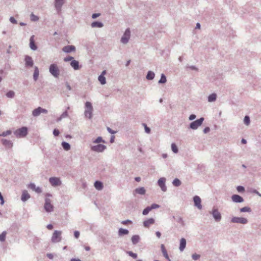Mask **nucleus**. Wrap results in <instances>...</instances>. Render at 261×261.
<instances>
[{
    "label": "nucleus",
    "instance_id": "obj_20",
    "mask_svg": "<svg viewBox=\"0 0 261 261\" xmlns=\"http://www.w3.org/2000/svg\"><path fill=\"white\" fill-rule=\"evenodd\" d=\"M34 36L33 35L30 37V47L33 50H36L37 49V47L34 41Z\"/></svg>",
    "mask_w": 261,
    "mask_h": 261
},
{
    "label": "nucleus",
    "instance_id": "obj_42",
    "mask_svg": "<svg viewBox=\"0 0 261 261\" xmlns=\"http://www.w3.org/2000/svg\"><path fill=\"white\" fill-rule=\"evenodd\" d=\"M6 96L8 98H12L15 96V92L13 91L10 90L6 93Z\"/></svg>",
    "mask_w": 261,
    "mask_h": 261
},
{
    "label": "nucleus",
    "instance_id": "obj_17",
    "mask_svg": "<svg viewBox=\"0 0 261 261\" xmlns=\"http://www.w3.org/2000/svg\"><path fill=\"white\" fill-rule=\"evenodd\" d=\"M63 51L66 53H70L75 50V47L74 45H66L62 48Z\"/></svg>",
    "mask_w": 261,
    "mask_h": 261
},
{
    "label": "nucleus",
    "instance_id": "obj_50",
    "mask_svg": "<svg viewBox=\"0 0 261 261\" xmlns=\"http://www.w3.org/2000/svg\"><path fill=\"white\" fill-rule=\"evenodd\" d=\"M200 257V255L197 254H193L192 255V258L193 260H197Z\"/></svg>",
    "mask_w": 261,
    "mask_h": 261
},
{
    "label": "nucleus",
    "instance_id": "obj_56",
    "mask_svg": "<svg viewBox=\"0 0 261 261\" xmlns=\"http://www.w3.org/2000/svg\"><path fill=\"white\" fill-rule=\"evenodd\" d=\"M9 20L12 23H13V24L17 23V21L13 17H10Z\"/></svg>",
    "mask_w": 261,
    "mask_h": 261
},
{
    "label": "nucleus",
    "instance_id": "obj_57",
    "mask_svg": "<svg viewBox=\"0 0 261 261\" xmlns=\"http://www.w3.org/2000/svg\"><path fill=\"white\" fill-rule=\"evenodd\" d=\"M28 187H29V188H30L31 189H32V190H33V191H34V190H35V188H36V185H35V184H34V183H31V184L29 185Z\"/></svg>",
    "mask_w": 261,
    "mask_h": 261
},
{
    "label": "nucleus",
    "instance_id": "obj_23",
    "mask_svg": "<svg viewBox=\"0 0 261 261\" xmlns=\"http://www.w3.org/2000/svg\"><path fill=\"white\" fill-rule=\"evenodd\" d=\"M161 251H162V252L163 254V256L167 259L168 260V261H171L169 257V256L168 255V253H167V251L165 247V246L164 244H162L161 246Z\"/></svg>",
    "mask_w": 261,
    "mask_h": 261
},
{
    "label": "nucleus",
    "instance_id": "obj_6",
    "mask_svg": "<svg viewBox=\"0 0 261 261\" xmlns=\"http://www.w3.org/2000/svg\"><path fill=\"white\" fill-rule=\"evenodd\" d=\"M130 37V31L129 28L125 30L123 36L121 38V42L124 44H127Z\"/></svg>",
    "mask_w": 261,
    "mask_h": 261
},
{
    "label": "nucleus",
    "instance_id": "obj_19",
    "mask_svg": "<svg viewBox=\"0 0 261 261\" xmlns=\"http://www.w3.org/2000/svg\"><path fill=\"white\" fill-rule=\"evenodd\" d=\"M30 195L28 193V191L26 190H24L22 191V193L21 195V200L23 202H25L29 199L30 198Z\"/></svg>",
    "mask_w": 261,
    "mask_h": 261
},
{
    "label": "nucleus",
    "instance_id": "obj_30",
    "mask_svg": "<svg viewBox=\"0 0 261 261\" xmlns=\"http://www.w3.org/2000/svg\"><path fill=\"white\" fill-rule=\"evenodd\" d=\"M39 74V70L37 67H35L34 72L33 74V79L35 81H36L38 80V76Z\"/></svg>",
    "mask_w": 261,
    "mask_h": 261
},
{
    "label": "nucleus",
    "instance_id": "obj_16",
    "mask_svg": "<svg viewBox=\"0 0 261 261\" xmlns=\"http://www.w3.org/2000/svg\"><path fill=\"white\" fill-rule=\"evenodd\" d=\"M232 200L236 203H241L244 201V199L241 196L234 194L231 196Z\"/></svg>",
    "mask_w": 261,
    "mask_h": 261
},
{
    "label": "nucleus",
    "instance_id": "obj_28",
    "mask_svg": "<svg viewBox=\"0 0 261 261\" xmlns=\"http://www.w3.org/2000/svg\"><path fill=\"white\" fill-rule=\"evenodd\" d=\"M94 185L95 188L98 190H102L103 187L102 182L98 180L95 181Z\"/></svg>",
    "mask_w": 261,
    "mask_h": 261
},
{
    "label": "nucleus",
    "instance_id": "obj_4",
    "mask_svg": "<svg viewBox=\"0 0 261 261\" xmlns=\"http://www.w3.org/2000/svg\"><path fill=\"white\" fill-rule=\"evenodd\" d=\"M62 231L55 230L51 237V241L54 243L60 242L62 240Z\"/></svg>",
    "mask_w": 261,
    "mask_h": 261
},
{
    "label": "nucleus",
    "instance_id": "obj_8",
    "mask_svg": "<svg viewBox=\"0 0 261 261\" xmlns=\"http://www.w3.org/2000/svg\"><path fill=\"white\" fill-rule=\"evenodd\" d=\"M231 222L233 223H238L242 224H246L248 221L247 219L243 217H233L231 219Z\"/></svg>",
    "mask_w": 261,
    "mask_h": 261
},
{
    "label": "nucleus",
    "instance_id": "obj_10",
    "mask_svg": "<svg viewBox=\"0 0 261 261\" xmlns=\"http://www.w3.org/2000/svg\"><path fill=\"white\" fill-rule=\"evenodd\" d=\"M210 213L212 215L214 219L216 222H219L222 218L221 213L219 212L218 208H213Z\"/></svg>",
    "mask_w": 261,
    "mask_h": 261
},
{
    "label": "nucleus",
    "instance_id": "obj_45",
    "mask_svg": "<svg viewBox=\"0 0 261 261\" xmlns=\"http://www.w3.org/2000/svg\"><path fill=\"white\" fill-rule=\"evenodd\" d=\"M127 253L131 257H132L133 258L136 259L137 258V254L133 252L132 251H127Z\"/></svg>",
    "mask_w": 261,
    "mask_h": 261
},
{
    "label": "nucleus",
    "instance_id": "obj_61",
    "mask_svg": "<svg viewBox=\"0 0 261 261\" xmlns=\"http://www.w3.org/2000/svg\"><path fill=\"white\" fill-rule=\"evenodd\" d=\"M74 236L76 239H78L80 236V232L79 231H74Z\"/></svg>",
    "mask_w": 261,
    "mask_h": 261
},
{
    "label": "nucleus",
    "instance_id": "obj_24",
    "mask_svg": "<svg viewBox=\"0 0 261 261\" xmlns=\"http://www.w3.org/2000/svg\"><path fill=\"white\" fill-rule=\"evenodd\" d=\"M154 220L153 218H149L143 222V225L146 227H148L151 224H154Z\"/></svg>",
    "mask_w": 261,
    "mask_h": 261
},
{
    "label": "nucleus",
    "instance_id": "obj_27",
    "mask_svg": "<svg viewBox=\"0 0 261 261\" xmlns=\"http://www.w3.org/2000/svg\"><path fill=\"white\" fill-rule=\"evenodd\" d=\"M129 231L127 229L120 228L118 230V234L119 237L128 234Z\"/></svg>",
    "mask_w": 261,
    "mask_h": 261
},
{
    "label": "nucleus",
    "instance_id": "obj_51",
    "mask_svg": "<svg viewBox=\"0 0 261 261\" xmlns=\"http://www.w3.org/2000/svg\"><path fill=\"white\" fill-rule=\"evenodd\" d=\"M143 125H144V128H145V131L146 133L147 134H150V132H151V130H150V128L149 127H148L146 124L145 123H143Z\"/></svg>",
    "mask_w": 261,
    "mask_h": 261
},
{
    "label": "nucleus",
    "instance_id": "obj_44",
    "mask_svg": "<svg viewBox=\"0 0 261 261\" xmlns=\"http://www.w3.org/2000/svg\"><path fill=\"white\" fill-rule=\"evenodd\" d=\"M151 210L150 207L147 206L143 211L142 214L143 215H147Z\"/></svg>",
    "mask_w": 261,
    "mask_h": 261
},
{
    "label": "nucleus",
    "instance_id": "obj_2",
    "mask_svg": "<svg viewBox=\"0 0 261 261\" xmlns=\"http://www.w3.org/2000/svg\"><path fill=\"white\" fill-rule=\"evenodd\" d=\"M50 73L55 78L59 77L60 75V70L57 64H51L49 67Z\"/></svg>",
    "mask_w": 261,
    "mask_h": 261
},
{
    "label": "nucleus",
    "instance_id": "obj_32",
    "mask_svg": "<svg viewBox=\"0 0 261 261\" xmlns=\"http://www.w3.org/2000/svg\"><path fill=\"white\" fill-rule=\"evenodd\" d=\"M135 192L140 195H144L145 193V189L143 187H139L135 189Z\"/></svg>",
    "mask_w": 261,
    "mask_h": 261
},
{
    "label": "nucleus",
    "instance_id": "obj_5",
    "mask_svg": "<svg viewBox=\"0 0 261 261\" xmlns=\"http://www.w3.org/2000/svg\"><path fill=\"white\" fill-rule=\"evenodd\" d=\"M204 119L203 117L197 119L195 121L192 122L189 125V128L195 130L197 129L202 124Z\"/></svg>",
    "mask_w": 261,
    "mask_h": 261
},
{
    "label": "nucleus",
    "instance_id": "obj_31",
    "mask_svg": "<svg viewBox=\"0 0 261 261\" xmlns=\"http://www.w3.org/2000/svg\"><path fill=\"white\" fill-rule=\"evenodd\" d=\"M155 74L153 71H149L146 76V78L148 80H152L154 78Z\"/></svg>",
    "mask_w": 261,
    "mask_h": 261
},
{
    "label": "nucleus",
    "instance_id": "obj_49",
    "mask_svg": "<svg viewBox=\"0 0 261 261\" xmlns=\"http://www.w3.org/2000/svg\"><path fill=\"white\" fill-rule=\"evenodd\" d=\"M31 20L33 21H36L38 20L39 18L38 16L35 15L33 13H32L30 16Z\"/></svg>",
    "mask_w": 261,
    "mask_h": 261
},
{
    "label": "nucleus",
    "instance_id": "obj_54",
    "mask_svg": "<svg viewBox=\"0 0 261 261\" xmlns=\"http://www.w3.org/2000/svg\"><path fill=\"white\" fill-rule=\"evenodd\" d=\"M160 205L159 204H155V203H153L152 204H151V205L150 207V208H151V210H153V209H155V208H159L160 207Z\"/></svg>",
    "mask_w": 261,
    "mask_h": 261
},
{
    "label": "nucleus",
    "instance_id": "obj_9",
    "mask_svg": "<svg viewBox=\"0 0 261 261\" xmlns=\"http://www.w3.org/2000/svg\"><path fill=\"white\" fill-rule=\"evenodd\" d=\"M44 208L45 211L48 213L52 212L54 211V206L51 204V200L47 197L45 199Z\"/></svg>",
    "mask_w": 261,
    "mask_h": 261
},
{
    "label": "nucleus",
    "instance_id": "obj_33",
    "mask_svg": "<svg viewBox=\"0 0 261 261\" xmlns=\"http://www.w3.org/2000/svg\"><path fill=\"white\" fill-rule=\"evenodd\" d=\"M132 242L134 245L137 244L140 240V237L138 235H134L132 237Z\"/></svg>",
    "mask_w": 261,
    "mask_h": 261
},
{
    "label": "nucleus",
    "instance_id": "obj_43",
    "mask_svg": "<svg viewBox=\"0 0 261 261\" xmlns=\"http://www.w3.org/2000/svg\"><path fill=\"white\" fill-rule=\"evenodd\" d=\"M171 149H172V151L175 153H177L178 151V148L175 143H172Z\"/></svg>",
    "mask_w": 261,
    "mask_h": 261
},
{
    "label": "nucleus",
    "instance_id": "obj_47",
    "mask_svg": "<svg viewBox=\"0 0 261 261\" xmlns=\"http://www.w3.org/2000/svg\"><path fill=\"white\" fill-rule=\"evenodd\" d=\"M244 122L247 125L250 124V117L248 116H245L244 119Z\"/></svg>",
    "mask_w": 261,
    "mask_h": 261
},
{
    "label": "nucleus",
    "instance_id": "obj_55",
    "mask_svg": "<svg viewBox=\"0 0 261 261\" xmlns=\"http://www.w3.org/2000/svg\"><path fill=\"white\" fill-rule=\"evenodd\" d=\"M61 118H63L67 117L68 116V114L67 110H66L65 112H64L61 114Z\"/></svg>",
    "mask_w": 261,
    "mask_h": 261
},
{
    "label": "nucleus",
    "instance_id": "obj_39",
    "mask_svg": "<svg viewBox=\"0 0 261 261\" xmlns=\"http://www.w3.org/2000/svg\"><path fill=\"white\" fill-rule=\"evenodd\" d=\"M240 212H242V213H245V212H251V209L250 207H248V206H245V207H243L241 208H240Z\"/></svg>",
    "mask_w": 261,
    "mask_h": 261
},
{
    "label": "nucleus",
    "instance_id": "obj_14",
    "mask_svg": "<svg viewBox=\"0 0 261 261\" xmlns=\"http://www.w3.org/2000/svg\"><path fill=\"white\" fill-rule=\"evenodd\" d=\"M24 61H25V66L26 67H33L34 65V61L32 58L29 56H25L24 58Z\"/></svg>",
    "mask_w": 261,
    "mask_h": 261
},
{
    "label": "nucleus",
    "instance_id": "obj_21",
    "mask_svg": "<svg viewBox=\"0 0 261 261\" xmlns=\"http://www.w3.org/2000/svg\"><path fill=\"white\" fill-rule=\"evenodd\" d=\"M70 66L75 70L79 69L80 68L79 61L75 60H73L71 61Z\"/></svg>",
    "mask_w": 261,
    "mask_h": 261
},
{
    "label": "nucleus",
    "instance_id": "obj_12",
    "mask_svg": "<svg viewBox=\"0 0 261 261\" xmlns=\"http://www.w3.org/2000/svg\"><path fill=\"white\" fill-rule=\"evenodd\" d=\"M64 3V0H55V7L58 13L61 11L62 7Z\"/></svg>",
    "mask_w": 261,
    "mask_h": 261
},
{
    "label": "nucleus",
    "instance_id": "obj_36",
    "mask_svg": "<svg viewBox=\"0 0 261 261\" xmlns=\"http://www.w3.org/2000/svg\"><path fill=\"white\" fill-rule=\"evenodd\" d=\"M167 82V79L165 75L163 73L161 74V79L159 81L158 83L159 84H164Z\"/></svg>",
    "mask_w": 261,
    "mask_h": 261
},
{
    "label": "nucleus",
    "instance_id": "obj_58",
    "mask_svg": "<svg viewBox=\"0 0 261 261\" xmlns=\"http://www.w3.org/2000/svg\"><path fill=\"white\" fill-rule=\"evenodd\" d=\"M59 134H60V132L58 129L55 128L54 129L53 134L55 136H59Z\"/></svg>",
    "mask_w": 261,
    "mask_h": 261
},
{
    "label": "nucleus",
    "instance_id": "obj_7",
    "mask_svg": "<svg viewBox=\"0 0 261 261\" xmlns=\"http://www.w3.org/2000/svg\"><path fill=\"white\" fill-rule=\"evenodd\" d=\"M106 148L107 146L103 144H97L90 146L91 150L96 152H102Z\"/></svg>",
    "mask_w": 261,
    "mask_h": 261
},
{
    "label": "nucleus",
    "instance_id": "obj_64",
    "mask_svg": "<svg viewBox=\"0 0 261 261\" xmlns=\"http://www.w3.org/2000/svg\"><path fill=\"white\" fill-rule=\"evenodd\" d=\"M210 131V128L209 127H206L204 128L203 132L204 134H207Z\"/></svg>",
    "mask_w": 261,
    "mask_h": 261
},
{
    "label": "nucleus",
    "instance_id": "obj_41",
    "mask_svg": "<svg viewBox=\"0 0 261 261\" xmlns=\"http://www.w3.org/2000/svg\"><path fill=\"white\" fill-rule=\"evenodd\" d=\"M93 143L97 144L100 142L105 143V141L103 140L101 137H98L96 139L93 141L92 142Z\"/></svg>",
    "mask_w": 261,
    "mask_h": 261
},
{
    "label": "nucleus",
    "instance_id": "obj_26",
    "mask_svg": "<svg viewBox=\"0 0 261 261\" xmlns=\"http://www.w3.org/2000/svg\"><path fill=\"white\" fill-rule=\"evenodd\" d=\"M217 94L215 93H212L209 95L207 97V100L210 102H214L217 99Z\"/></svg>",
    "mask_w": 261,
    "mask_h": 261
},
{
    "label": "nucleus",
    "instance_id": "obj_34",
    "mask_svg": "<svg viewBox=\"0 0 261 261\" xmlns=\"http://www.w3.org/2000/svg\"><path fill=\"white\" fill-rule=\"evenodd\" d=\"M61 145L64 149L66 151H68L70 149V145L67 142H62Z\"/></svg>",
    "mask_w": 261,
    "mask_h": 261
},
{
    "label": "nucleus",
    "instance_id": "obj_59",
    "mask_svg": "<svg viewBox=\"0 0 261 261\" xmlns=\"http://www.w3.org/2000/svg\"><path fill=\"white\" fill-rule=\"evenodd\" d=\"M132 221L130 220H124L121 222V223L124 225H126L128 223H132Z\"/></svg>",
    "mask_w": 261,
    "mask_h": 261
},
{
    "label": "nucleus",
    "instance_id": "obj_46",
    "mask_svg": "<svg viewBox=\"0 0 261 261\" xmlns=\"http://www.w3.org/2000/svg\"><path fill=\"white\" fill-rule=\"evenodd\" d=\"M186 68H189L191 70H195L196 71H198V68L194 65H187L186 66Z\"/></svg>",
    "mask_w": 261,
    "mask_h": 261
},
{
    "label": "nucleus",
    "instance_id": "obj_63",
    "mask_svg": "<svg viewBox=\"0 0 261 261\" xmlns=\"http://www.w3.org/2000/svg\"><path fill=\"white\" fill-rule=\"evenodd\" d=\"M100 15V13H93L92 15V18L93 19H95L97 17H99Z\"/></svg>",
    "mask_w": 261,
    "mask_h": 261
},
{
    "label": "nucleus",
    "instance_id": "obj_60",
    "mask_svg": "<svg viewBox=\"0 0 261 261\" xmlns=\"http://www.w3.org/2000/svg\"><path fill=\"white\" fill-rule=\"evenodd\" d=\"M34 191L37 193H41L42 192V189L39 187H36Z\"/></svg>",
    "mask_w": 261,
    "mask_h": 261
},
{
    "label": "nucleus",
    "instance_id": "obj_62",
    "mask_svg": "<svg viewBox=\"0 0 261 261\" xmlns=\"http://www.w3.org/2000/svg\"><path fill=\"white\" fill-rule=\"evenodd\" d=\"M196 117V116L195 114H191L190 115L189 117V120H193Z\"/></svg>",
    "mask_w": 261,
    "mask_h": 261
},
{
    "label": "nucleus",
    "instance_id": "obj_53",
    "mask_svg": "<svg viewBox=\"0 0 261 261\" xmlns=\"http://www.w3.org/2000/svg\"><path fill=\"white\" fill-rule=\"evenodd\" d=\"M74 60V58L72 56H68L64 59V61L65 62H68L69 61H72Z\"/></svg>",
    "mask_w": 261,
    "mask_h": 261
},
{
    "label": "nucleus",
    "instance_id": "obj_22",
    "mask_svg": "<svg viewBox=\"0 0 261 261\" xmlns=\"http://www.w3.org/2000/svg\"><path fill=\"white\" fill-rule=\"evenodd\" d=\"M186 246V240L185 238H181L180 240L179 249L182 252L184 251Z\"/></svg>",
    "mask_w": 261,
    "mask_h": 261
},
{
    "label": "nucleus",
    "instance_id": "obj_13",
    "mask_svg": "<svg viewBox=\"0 0 261 261\" xmlns=\"http://www.w3.org/2000/svg\"><path fill=\"white\" fill-rule=\"evenodd\" d=\"M166 178L164 177L160 178L158 181L159 186L161 188V190L166 192L167 191V187L165 185Z\"/></svg>",
    "mask_w": 261,
    "mask_h": 261
},
{
    "label": "nucleus",
    "instance_id": "obj_52",
    "mask_svg": "<svg viewBox=\"0 0 261 261\" xmlns=\"http://www.w3.org/2000/svg\"><path fill=\"white\" fill-rule=\"evenodd\" d=\"M237 189L239 192H243L245 191L244 187L241 186H238Z\"/></svg>",
    "mask_w": 261,
    "mask_h": 261
},
{
    "label": "nucleus",
    "instance_id": "obj_29",
    "mask_svg": "<svg viewBox=\"0 0 261 261\" xmlns=\"http://www.w3.org/2000/svg\"><path fill=\"white\" fill-rule=\"evenodd\" d=\"M41 113V107H39L37 108L34 109L32 111V115L34 117H37L39 116Z\"/></svg>",
    "mask_w": 261,
    "mask_h": 261
},
{
    "label": "nucleus",
    "instance_id": "obj_15",
    "mask_svg": "<svg viewBox=\"0 0 261 261\" xmlns=\"http://www.w3.org/2000/svg\"><path fill=\"white\" fill-rule=\"evenodd\" d=\"M193 201L194 205L198 209L201 210L202 208V205L201 204V200L200 198L198 196H195L193 197Z\"/></svg>",
    "mask_w": 261,
    "mask_h": 261
},
{
    "label": "nucleus",
    "instance_id": "obj_48",
    "mask_svg": "<svg viewBox=\"0 0 261 261\" xmlns=\"http://www.w3.org/2000/svg\"><path fill=\"white\" fill-rule=\"evenodd\" d=\"M11 133L12 132L10 130H7V131L4 132L2 134H1V136L6 137L8 135H11Z\"/></svg>",
    "mask_w": 261,
    "mask_h": 261
},
{
    "label": "nucleus",
    "instance_id": "obj_1",
    "mask_svg": "<svg viewBox=\"0 0 261 261\" xmlns=\"http://www.w3.org/2000/svg\"><path fill=\"white\" fill-rule=\"evenodd\" d=\"M93 108L91 103L89 101H86L85 103V117L89 119H91L93 116Z\"/></svg>",
    "mask_w": 261,
    "mask_h": 261
},
{
    "label": "nucleus",
    "instance_id": "obj_11",
    "mask_svg": "<svg viewBox=\"0 0 261 261\" xmlns=\"http://www.w3.org/2000/svg\"><path fill=\"white\" fill-rule=\"evenodd\" d=\"M49 182L54 187L60 186L62 184L60 178L56 177H50L49 178Z\"/></svg>",
    "mask_w": 261,
    "mask_h": 261
},
{
    "label": "nucleus",
    "instance_id": "obj_38",
    "mask_svg": "<svg viewBox=\"0 0 261 261\" xmlns=\"http://www.w3.org/2000/svg\"><path fill=\"white\" fill-rule=\"evenodd\" d=\"M7 234V232L6 231H3V232L0 234V241L3 242L6 240V237Z\"/></svg>",
    "mask_w": 261,
    "mask_h": 261
},
{
    "label": "nucleus",
    "instance_id": "obj_40",
    "mask_svg": "<svg viewBox=\"0 0 261 261\" xmlns=\"http://www.w3.org/2000/svg\"><path fill=\"white\" fill-rule=\"evenodd\" d=\"M177 222L180 223L182 226H184L185 225V222L182 217L180 216H178L176 218Z\"/></svg>",
    "mask_w": 261,
    "mask_h": 261
},
{
    "label": "nucleus",
    "instance_id": "obj_3",
    "mask_svg": "<svg viewBox=\"0 0 261 261\" xmlns=\"http://www.w3.org/2000/svg\"><path fill=\"white\" fill-rule=\"evenodd\" d=\"M14 135L17 138H23L25 137L28 134V128L23 126L19 129H16L14 132Z\"/></svg>",
    "mask_w": 261,
    "mask_h": 261
},
{
    "label": "nucleus",
    "instance_id": "obj_18",
    "mask_svg": "<svg viewBox=\"0 0 261 261\" xmlns=\"http://www.w3.org/2000/svg\"><path fill=\"white\" fill-rule=\"evenodd\" d=\"M1 142L3 145L8 148H11L13 146V144L11 141L3 139L1 140Z\"/></svg>",
    "mask_w": 261,
    "mask_h": 261
},
{
    "label": "nucleus",
    "instance_id": "obj_37",
    "mask_svg": "<svg viewBox=\"0 0 261 261\" xmlns=\"http://www.w3.org/2000/svg\"><path fill=\"white\" fill-rule=\"evenodd\" d=\"M172 184L175 186V187H179L181 185V182L180 181V180L178 179V178H175L173 181H172Z\"/></svg>",
    "mask_w": 261,
    "mask_h": 261
},
{
    "label": "nucleus",
    "instance_id": "obj_25",
    "mask_svg": "<svg viewBox=\"0 0 261 261\" xmlns=\"http://www.w3.org/2000/svg\"><path fill=\"white\" fill-rule=\"evenodd\" d=\"M91 27L93 28H101L103 27V24L101 22L94 21L91 23Z\"/></svg>",
    "mask_w": 261,
    "mask_h": 261
},
{
    "label": "nucleus",
    "instance_id": "obj_35",
    "mask_svg": "<svg viewBox=\"0 0 261 261\" xmlns=\"http://www.w3.org/2000/svg\"><path fill=\"white\" fill-rule=\"evenodd\" d=\"M98 80L101 85H104L106 83V80L105 76H102V75H99Z\"/></svg>",
    "mask_w": 261,
    "mask_h": 261
}]
</instances>
